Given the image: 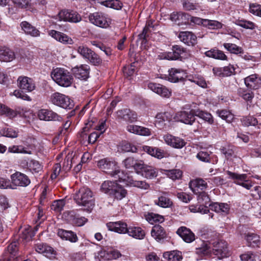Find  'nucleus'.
Returning <instances> with one entry per match:
<instances>
[{"label": "nucleus", "mask_w": 261, "mask_h": 261, "mask_svg": "<svg viewBox=\"0 0 261 261\" xmlns=\"http://www.w3.org/2000/svg\"><path fill=\"white\" fill-rule=\"evenodd\" d=\"M73 199L77 204L84 206V210L89 213L91 212L95 205L93 193L87 187L80 188L74 195Z\"/></svg>", "instance_id": "nucleus-1"}, {"label": "nucleus", "mask_w": 261, "mask_h": 261, "mask_svg": "<svg viewBox=\"0 0 261 261\" xmlns=\"http://www.w3.org/2000/svg\"><path fill=\"white\" fill-rule=\"evenodd\" d=\"M17 86L21 90H15L13 92V95L16 98H20L24 100L31 101V97L23 92H31L36 88L35 83L34 80L28 76H20L17 80Z\"/></svg>", "instance_id": "nucleus-2"}, {"label": "nucleus", "mask_w": 261, "mask_h": 261, "mask_svg": "<svg viewBox=\"0 0 261 261\" xmlns=\"http://www.w3.org/2000/svg\"><path fill=\"white\" fill-rule=\"evenodd\" d=\"M50 75L53 81L60 86L68 87L72 83V76L69 71L65 68H55L52 70Z\"/></svg>", "instance_id": "nucleus-3"}, {"label": "nucleus", "mask_w": 261, "mask_h": 261, "mask_svg": "<svg viewBox=\"0 0 261 261\" xmlns=\"http://www.w3.org/2000/svg\"><path fill=\"white\" fill-rule=\"evenodd\" d=\"M97 165L99 169L114 178H119V175H123L124 174L123 171L120 170L115 162L110 161L108 158L100 160L97 162Z\"/></svg>", "instance_id": "nucleus-4"}, {"label": "nucleus", "mask_w": 261, "mask_h": 261, "mask_svg": "<svg viewBox=\"0 0 261 261\" xmlns=\"http://www.w3.org/2000/svg\"><path fill=\"white\" fill-rule=\"evenodd\" d=\"M88 19L93 25L102 29L109 28L112 23L111 19L107 15L100 12L90 13Z\"/></svg>", "instance_id": "nucleus-5"}, {"label": "nucleus", "mask_w": 261, "mask_h": 261, "mask_svg": "<svg viewBox=\"0 0 261 261\" xmlns=\"http://www.w3.org/2000/svg\"><path fill=\"white\" fill-rule=\"evenodd\" d=\"M50 102L54 105L65 109H71L74 103L68 96L59 92L53 93L50 97Z\"/></svg>", "instance_id": "nucleus-6"}, {"label": "nucleus", "mask_w": 261, "mask_h": 261, "mask_svg": "<svg viewBox=\"0 0 261 261\" xmlns=\"http://www.w3.org/2000/svg\"><path fill=\"white\" fill-rule=\"evenodd\" d=\"M195 110L184 108V110L177 112L173 119L186 124L192 125L195 121Z\"/></svg>", "instance_id": "nucleus-7"}, {"label": "nucleus", "mask_w": 261, "mask_h": 261, "mask_svg": "<svg viewBox=\"0 0 261 261\" xmlns=\"http://www.w3.org/2000/svg\"><path fill=\"white\" fill-rule=\"evenodd\" d=\"M76 50L84 59L88 60L94 65H99L102 63V60L98 56L86 46L80 45Z\"/></svg>", "instance_id": "nucleus-8"}, {"label": "nucleus", "mask_w": 261, "mask_h": 261, "mask_svg": "<svg viewBox=\"0 0 261 261\" xmlns=\"http://www.w3.org/2000/svg\"><path fill=\"white\" fill-rule=\"evenodd\" d=\"M229 177L234 180V182L249 190L253 186L252 182L248 179L246 174H237L229 171L226 172Z\"/></svg>", "instance_id": "nucleus-9"}, {"label": "nucleus", "mask_w": 261, "mask_h": 261, "mask_svg": "<svg viewBox=\"0 0 261 261\" xmlns=\"http://www.w3.org/2000/svg\"><path fill=\"white\" fill-rule=\"evenodd\" d=\"M163 139L167 145L176 149H181L186 144L183 139L170 134L165 135Z\"/></svg>", "instance_id": "nucleus-10"}, {"label": "nucleus", "mask_w": 261, "mask_h": 261, "mask_svg": "<svg viewBox=\"0 0 261 261\" xmlns=\"http://www.w3.org/2000/svg\"><path fill=\"white\" fill-rule=\"evenodd\" d=\"M121 256V254L117 249L113 248L101 249L97 252V257L104 260L116 259Z\"/></svg>", "instance_id": "nucleus-11"}, {"label": "nucleus", "mask_w": 261, "mask_h": 261, "mask_svg": "<svg viewBox=\"0 0 261 261\" xmlns=\"http://www.w3.org/2000/svg\"><path fill=\"white\" fill-rule=\"evenodd\" d=\"M37 117L40 120L58 121L62 120V117L51 110L42 109L37 112Z\"/></svg>", "instance_id": "nucleus-12"}, {"label": "nucleus", "mask_w": 261, "mask_h": 261, "mask_svg": "<svg viewBox=\"0 0 261 261\" xmlns=\"http://www.w3.org/2000/svg\"><path fill=\"white\" fill-rule=\"evenodd\" d=\"M11 183L15 186L27 187L31 183L29 177L24 173L16 172L11 175Z\"/></svg>", "instance_id": "nucleus-13"}, {"label": "nucleus", "mask_w": 261, "mask_h": 261, "mask_svg": "<svg viewBox=\"0 0 261 261\" xmlns=\"http://www.w3.org/2000/svg\"><path fill=\"white\" fill-rule=\"evenodd\" d=\"M58 17L60 21L73 23L79 22L82 19L81 16L76 12L68 10L61 11L58 14Z\"/></svg>", "instance_id": "nucleus-14"}, {"label": "nucleus", "mask_w": 261, "mask_h": 261, "mask_svg": "<svg viewBox=\"0 0 261 261\" xmlns=\"http://www.w3.org/2000/svg\"><path fill=\"white\" fill-rule=\"evenodd\" d=\"M227 243L225 241L220 240L213 243L212 253L219 258L226 257L228 255Z\"/></svg>", "instance_id": "nucleus-15"}, {"label": "nucleus", "mask_w": 261, "mask_h": 261, "mask_svg": "<svg viewBox=\"0 0 261 261\" xmlns=\"http://www.w3.org/2000/svg\"><path fill=\"white\" fill-rule=\"evenodd\" d=\"M108 230L120 234L126 233L128 231L127 224L122 221L110 222L106 224Z\"/></svg>", "instance_id": "nucleus-16"}, {"label": "nucleus", "mask_w": 261, "mask_h": 261, "mask_svg": "<svg viewBox=\"0 0 261 261\" xmlns=\"http://www.w3.org/2000/svg\"><path fill=\"white\" fill-rule=\"evenodd\" d=\"M119 181H125L130 186L135 187L144 190H147L149 188V185L145 181L135 180L132 177L124 173L123 175H119Z\"/></svg>", "instance_id": "nucleus-17"}, {"label": "nucleus", "mask_w": 261, "mask_h": 261, "mask_svg": "<svg viewBox=\"0 0 261 261\" xmlns=\"http://www.w3.org/2000/svg\"><path fill=\"white\" fill-rule=\"evenodd\" d=\"M36 251L39 253L42 254L46 257L52 259L55 257L56 251L54 249L44 243H38L35 247Z\"/></svg>", "instance_id": "nucleus-18"}, {"label": "nucleus", "mask_w": 261, "mask_h": 261, "mask_svg": "<svg viewBox=\"0 0 261 261\" xmlns=\"http://www.w3.org/2000/svg\"><path fill=\"white\" fill-rule=\"evenodd\" d=\"M117 117L118 119H122L129 122H135L138 119L136 112L127 109L118 111L117 112Z\"/></svg>", "instance_id": "nucleus-19"}, {"label": "nucleus", "mask_w": 261, "mask_h": 261, "mask_svg": "<svg viewBox=\"0 0 261 261\" xmlns=\"http://www.w3.org/2000/svg\"><path fill=\"white\" fill-rule=\"evenodd\" d=\"M185 49L178 45H175L172 47V51L168 52L165 58L169 60H178L185 57Z\"/></svg>", "instance_id": "nucleus-20"}, {"label": "nucleus", "mask_w": 261, "mask_h": 261, "mask_svg": "<svg viewBox=\"0 0 261 261\" xmlns=\"http://www.w3.org/2000/svg\"><path fill=\"white\" fill-rule=\"evenodd\" d=\"M170 19L178 25L189 23L190 15L184 12H173L170 15Z\"/></svg>", "instance_id": "nucleus-21"}, {"label": "nucleus", "mask_w": 261, "mask_h": 261, "mask_svg": "<svg viewBox=\"0 0 261 261\" xmlns=\"http://www.w3.org/2000/svg\"><path fill=\"white\" fill-rule=\"evenodd\" d=\"M173 119L171 113L166 112L158 113L155 116L154 124L159 127H163L166 122H169Z\"/></svg>", "instance_id": "nucleus-22"}, {"label": "nucleus", "mask_w": 261, "mask_h": 261, "mask_svg": "<svg viewBox=\"0 0 261 261\" xmlns=\"http://www.w3.org/2000/svg\"><path fill=\"white\" fill-rule=\"evenodd\" d=\"M48 34L57 41L65 44H72L73 40L67 35L55 30L49 31Z\"/></svg>", "instance_id": "nucleus-23"}, {"label": "nucleus", "mask_w": 261, "mask_h": 261, "mask_svg": "<svg viewBox=\"0 0 261 261\" xmlns=\"http://www.w3.org/2000/svg\"><path fill=\"white\" fill-rule=\"evenodd\" d=\"M90 67L87 65H81L72 69L73 73L76 78L86 80L89 77Z\"/></svg>", "instance_id": "nucleus-24"}, {"label": "nucleus", "mask_w": 261, "mask_h": 261, "mask_svg": "<svg viewBox=\"0 0 261 261\" xmlns=\"http://www.w3.org/2000/svg\"><path fill=\"white\" fill-rule=\"evenodd\" d=\"M176 233L187 243H191L195 239L194 233L190 229L185 226L179 227Z\"/></svg>", "instance_id": "nucleus-25"}, {"label": "nucleus", "mask_w": 261, "mask_h": 261, "mask_svg": "<svg viewBox=\"0 0 261 261\" xmlns=\"http://www.w3.org/2000/svg\"><path fill=\"white\" fill-rule=\"evenodd\" d=\"M185 76L186 73L184 70L173 68L169 70L168 80L171 82H178Z\"/></svg>", "instance_id": "nucleus-26"}, {"label": "nucleus", "mask_w": 261, "mask_h": 261, "mask_svg": "<svg viewBox=\"0 0 261 261\" xmlns=\"http://www.w3.org/2000/svg\"><path fill=\"white\" fill-rule=\"evenodd\" d=\"M189 187L195 194H198L199 190H203L207 188V183L202 178H196L190 182Z\"/></svg>", "instance_id": "nucleus-27"}, {"label": "nucleus", "mask_w": 261, "mask_h": 261, "mask_svg": "<svg viewBox=\"0 0 261 261\" xmlns=\"http://www.w3.org/2000/svg\"><path fill=\"white\" fill-rule=\"evenodd\" d=\"M57 234L62 240L68 241L71 243H76L78 241L76 234L71 230L59 229Z\"/></svg>", "instance_id": "nucleus-28"}, {"label": "nucleus", "mask_w": 261, "mask_h": 261, "mask_svg": "<svg viewBox=\"0 0 261 261\" xmlns=\"http://www.w3.org/2000/svg\"><path fill=\"white\" fill-rule=\"evenodd\" d=\"M17 251V243L13 242L10 244L5 253V259L7 261H16Z\"/></svg>", "instance_id": "nucleus-29"}, {"label": "nucleus", "mask_w": 261, "mask_h": 261, "mask_svg": "<svg viewBox=\"0 0 261 261\" xmlns=\"http://www.w3.org/2000/svg\"><path fill=\"white\" fill-rule=\"evenodd\" d=\"M246 86L250 89H257L261 87V78L256 74H252L246 77L244 80Z\"/></svg>", "instance_id": "nucleus-30"}, {"label": "nucleus", "mask_w": 261, "mask_h": 261, "mask_svg": "<svg viewBox=\"0 0 261 261\" xmlns=\"http://www.w3.org/2000/svg\"><path fill=\"white\" fill-rule=\"evenodd\" d=\"M142 166L140 168L138 172H140L141 175L146 178L151 179L157 176L158 172L154 167L147 165H145L142 162Z\"/></svg>", "instance_id": "nucleus-31"}, {"label": "nucleus", "mask_w": 261, "mask_h": 261, "mask_svg": "<svg viewBox=\"0 0 261 261\" xmlns=\"http://www.w3.org/2000/svg\"><path fill=\"white\" fill-rule=\"evenodd\" d=\"M178 37L181 41L188 45H194L196 42V36L190 32H181Z\"/></svg>", "instance_id": "nucleus-32"}, {"label": "nucleus", "mask_w": 261, "mask_h": 261, "mask_svg": "<svg viewBox=\"0 0 261 261\" xmlns=\"http://www.w3.org/2000/svg\"><path fill=\"white\" fill-rule=\"evenodd\" d=\"M209 206L212 211L222 215L228 214L230 210L229 205L226 203L213 202Z\"/></svg>", "instance_id": "nucleus-33"}, {"label": "nucleus", "mask_w": 261, "mask_h": 261, "mask_svg": "<svg viewBox=\"0 0 261 261\" xmlns=\"http://www.w3.org/2000/svg\"><path fill=\"white\" fill-rule=\"evenodd\" d=\"M15 58L14 52L6 47H0V61L11 62Z\"/></svg>", "instance_id": "nucleus-34"}, {"label": "nucleus", "mask_w": 261, "mask_h": 261, "mask_svg": "<svg viewBox=\"0 0 261 261\" xmlns=\"http://www.w3.org/2000/svg\"><path fill=\"white\" fill-rule=\"evenodd\" d=\"M118 184V182L117 180H106L101 184L100 190L101 192L108 194L111 196Z\"/></svg>", "instance_id": "nucleus-35"}, {"label": "nucleus", "mask_w": 261, "mask_h": 261, "mask_svg": "<svg viewBox=\"0 0 261 261\" xmlns=\"http://www.w3.org/2000/svg\"><path fill=\"white\" fill-rule=\"evenodd\" d=\"M21 27L24 33L33 37H37L40 36V32L35 27L32 25L27 21H22L20 24Z\"/></svg>", "instance_id": "nucleus-36"}, {"label": "nucleus", "mask_w": 261, "mask_h": 261, "mask_svg": "<svg viewBox=\"0 0 261 261\" xmlns=\"http://www.w3.org/2000/svg\"><path fill=\"white\" fill-rule=\"evenodd\" d=\"M142 161L137 160L134 158L129 157L126 159L123 163L126 168H134L137 172H138L140 168L142 166Z\"/></svg>", "instance_id": "nucleus-37"}, {"label": "nucleus", "mask_w": 261, "mask_h": 261, "mask_svg": "<svg viewBox=\"0 0 261 261\" xmlns=\"http://www.w3.org/2000/svg\"><path fill=\"white\" fill-rule=\"evenodd\" d=\"M127 233L130 237L139 240L144 239L145 236V232L140 227H130L128 228Z\"/></svg>", "instance_id": "nucleus-38"}, {"label": "nucleus", "mask_w": 261, "mask_h": 261, "mask_svg": "<svg viewBox=\"0 0 261 261\" xmlns=\"http://www.w3.org/2000/svg\"><path fill=\"white\" fill-rule=\"evenodd\" d=\"M187 79L188 81L196 84L201 88H207L208 83H207L204 78L200 74H195L189 75L187 76Z\"/></svg>", "instance_id": "nucleus-39"}, {"label": "nucleus", "mask_w": 261, "mask_h": 261, "mask_svg": "<svg viewBox=\"0 0 261 261\" xmlns=\"http://www.w3.org/2000/svg\"><path fill=\"white\" fill-rule=\"evenodd\" d=\"M127 194V190L118 183L111 196L114 199L120 200L125 197Z\"/></svg>", "instance_id": "nucleus-40"}, {"label": "nucleus", "mask_w": 261, "mask_h": 261, "mask_svg": "<svg viewBox=\"0 0 261 261\" xmlns=\"http://www.w3.org/2000/svg\"><path fill=\"white\" fill-rule=\"evenodd\" d=\"M142 150L149 155L159 159H162L164 157L163 151L158 148L143 146L142 147Z\"/></svg>", "instance_id": "nucleus-41"}, {"label": "nucleus", "mask_w": 261, "mask_h": 261, "mask_svg": "<svg viewBox=\"0 0 261 261\" xmlns=\"http://www.w3.org/2000/svg\"><path fill=\"white\" fill-rule=\"evenodd\" d=\"M151 234L157 241H160L166 237V233L164 228L160 225H155L152 227Z\"/></svg>", "instance_id": "nucleus-42"}, {"label": "nucleus", "mask_w": 261, "mask_h": 261, "mask_svg": "<svg viewBox=\"0 0 261 261\" xmlns=\"http://www.w3.org/2000/svg\"><path fill=\"white\" fill-rule=\"evenodd\" d=\"M204 55L209 58H212L217 60H226L227 58L224 53L220 50L211 49L205 51Z\"/></svg>", "instance_id": "nucleus-43"}, {"label": "nucleus", "mask_w": 261, "mask_h": 261, "mask_svg": "<svg viewBox=\"0 0 261 261\" xmlns=\"http://www.w3.org/2000/svg\"><path fill=\"white\" fill-rule=\"evenodd\" d=\"M27 166L28 169L33 174L40 173L42 171V165L36 160H30L28 162Z\"/></svg>", "instance_id": "nucleus-44"}, {"label": "nucleus", "mask_w": 261, "mask_h": 261, "mask_svg": "<svg viewBox=\"0 0 261 261\" xmlns=\"http://www.w3.org/2000/svg\"><path fill=\"white\" fill-rule=\"evenodd\" d=\"M163 257L168 261H181L182 258L181 252L176 250L165 252Z\"/></svg>", "instance_id": "nucleus-45"}, {"label": "nucleus", "mask_w": 261, "mask_h": 261, "mask_svg": "<svg viewBox=\"0 0 261 261\" xmlns=\"http://www.w3.org/2000/svg\"><path fill=\"white\" fill-rule=\"evenodd\" d=\"M194 114L195 116L199 117L210 124H212L214 123L213 117L209 113L200 110H195Z\"/></svg>", "instance_id": "nucleus-46"}, {"label": "nucleus", "mask_w": 261, "mask_h": 261, "mask_svg": "<svg viewBox=\"0 0 261 261\" xmlns=\"http://www.w3.org/2000/svg\"><path fill=\"white\" fill-rule=\"evenodd\" d=\"M18 113L17 111L13 110L7 106L0 103V115H5L9 118H13L17 116Z\"/></svg>", "instance_id": "nucleus-47"}, {"label": "nucleus", "mask_w": 261, "mask_h": 261, "mask_svg": "<svg viewBox=\"0 0 261 261\" xmlns=\"http://www.w3.org/2000/svg\"><path fill=\"white\" fill-rule=\"evenodd\" d=\"M242 124L245 126H257L258 128H261V124L258 123L257 119L251 116L244 117L241 119Z\"/></svg>", "instance_id": "nucleus-48"}, {"label": "nucleus", "mask_w": 261, "mask_h": 261, "mask_svg": "<svg viewBox=\"0 0 261 261\" xmlns=\"http://www.w3.org/2000/svg\"><path fill=\"white\" fill-rule=\"evenodd\" d=\"M246 240L248 245L252 247L258 246L259 243V236L253 233H248L246 236Z\"/></svg>", "instance_id": "nucleus-49"}, {"label": "nucleus", "mask_w": 261, "mask_h": 261, "mask_svg": "<svg viewBox=\"0 0 261 261\" xmlns=\"http://www.w3.org/2000/svg\"><path fill=\"white\" fill-rule=\"evenodd\" d=\"M77 159V157L73 153H68L66 156L64 163L63 168L65 170L68 171L69 170L72 166V164L74 163L75 159Z\"/></svg>", "instance_id": "nucleus-50"}, {"label": "nucleus", "mask_w": 261, "mask_h": 261, "mask_svg": "<svg viewBox=\"0 0 261 261\" xmlns=\"http://www.w3.org/2000/svg\"><path fill=\"white\" fill-rule=\"evenodd\" d=\"M154 202L155 204L164 208L169 207L172 205L171 199L165 196H160L158 200L154 201Z\"/></svg>", "instance_id": "nucleus-51"}, {"label": "nucleus", "mask_w": 261, "mask_h": 261, "mask_svg": "<svg viewBox=\"0 0 261 261\" xmlns=\"http://www.w3.org/2000/svg\"><path fill=\"white\" fill-rule=\"evenodd\" d=\"M216 113L220 118L227 122H231L234 118V115L226 110H218Z\"/></svg>", "instance_id": "nucleus-52"}, {"label": "nucleus", "mask_w": 261, "mask_h": 261, "mask_svg": "<svg viewBox=\"0 0 261 261\" xmlns=\"http://www.w3.org/2000/svg\"><path fill=\"white\" fill-rule=\"evenodd\" d=\"M146 220L150 223L153 224L155 222H163L164 221L163 216L153 213H148L146 215Z\"/></svg>", "instance_id": "nucleus-53"}, {"label": "nucleus", "mask_w": 261, "mask_h": 261, "mask_svg": "<svg viewBox=\"0 0 261 261\" xmlns=\"http://www.w3.org/2000/svg\"><path fill=\"white\" fill-rule=\"evenodd\" d=\"M101 4L107 7H110L116 10H120L122 7V4L118 0H108L103 1Z\"/></svg>", "instance_id": "nucleus-54"}, {"label": "nucleus", "mask_w": 261, "mask_h": 261, "mask_svg": "<svg viewBox=\"0 0 261 261\" xmlns=\"http://www.w3.org/2000/svg\"><path fill=\"white\" fill-rule=\"evenodd\" d=\"M204 27L209 29H219L222 28V24L217 20L205 19L204 21Z\"/></svg>", "instance_id": "nucleus-55"}, {"label": "nucleus", "mask_w": 261, "mask_h": 261, "mask_svg": "<svg viewBox=\"0 0 261 261\" xmlns=\"http://www.w3.org/2000/svg\"><path fill=\"white\" fill-rule=\"evenodd\" d=\"M234 23L246 29L253 30L255 27L253 22L245 19H237L235 20Z\"/></svg>", "instance_id": "nucleus-56"}, {"label": "nucleus", "mask_w": 261, "mask_h": 261, "mask_svg": "<svg viewBox=\"0 0 261 261\" xmlns=\"http://www.w3.org/2000/svg\"><path fill=\"white\" fill-rule=\"evenodd\" d=\"M196 253L202 256L212 254L210 247L206 243H202L201 247L196 249Z\"/></svg>", "instance_id": "nucleus-57"}, {"label": "nucleus", "mask_w": 261, "mask_h": 261, "mask_svg": "<svg viewBox=\"0 0 261 261\" xmlns=\"http://www.w3.org/2000/svg\"><path fill=\"white\" fill-rule=\"evenodd\" d=\"M223 46L226 49L232 54H239L242 53L243 51L242 48L235 44L225 43Z\"/></svg>", "instance_id": "nucleus-58"}, {"label": "nucleus", "mask_w": 261, "mask_h": 261, "mask_svg": "<svg viewBox=\"0 0 261 261\" xmlns=\"http://www.w3.org/2000/svg\"><path fill=\"white\" fill-rule=\"evenodd\" d=\"M0 134L3 136L9 138H16L18 133L12 128H4L0 130Z\"/></svg>", "instance_id": "nucleus-59"}, {"label": "nucleus", "mask_w": 261, "mask_h": 261, "mask_svg": "<svg viewBox=\"0 0 261 261\" xmlns=\"http://www.w3.org/2000/svg\"><path fill=\"white\" fill-rule=\"evenodd\" d=\"M238 94L246 101H251L254 97V94L252 91L245 90L243 89H239Z\"/></svg>", "instance_id": "nucleus-60"}, {"label": "nucleus", "mask_w": 261, "mask_h": 261, "mask_svg": "<svg viewBox=\"0 0 261 261\" xmlns=\"http://www.w3.org/2000/svg\"><path fill=\"white\" fill-rule=\"evenodd\" d=\"M120 149L122 151L125 152H136L137 150V148L132 145L130 143L124 141L119 146Z\"/></svg>", "instance_id": "nucleus-61"}, {"label": "nucleus", "mask_w": 261, "mask_h": 261, "mask_svg": "<svg viewBox=\"0 0 261 261\" xmlns=\"http://www.w3.org/2000/svg\"><path fill=\"white\" fill-rule=\"evenodd\" d=\"M65 204V201L63 199L55 200L53 203L51 208L56 212H60L63 209Z\"/></svg>", "instance_id": "nucleus-62"}, {"label": "nucleus", "mask_w": 261, "mask_h": 261, "mask_svg": "<svg viewBox=\"0 0 261 261\" xmlns=\"http://www.w3.org/2000/svg\"><path fill=\"white\" fill-rule=\"evenodd\" d=\"M191 212L193 213H200L201 214H206L209 210L207 207L204 206L202 205H191L189 207Z\"/></svg>", "instance_id": "nucleus-63"}, {"label": "nucleus", "mask_w": 261, "mask_h": 261, "mask_svg": "<svg viewBox=\"0 0 261 261\" xmlns=\"http://www.w3.org/2000/svg\"><path fill=\"white\" fill-rule=\"evenodd\" d=\"M167 175L172 180H176L181 178L182 172L179 169H173L168 171Z\"/></svg>", "instance_id": "nucleus-64"}]
</instances>
